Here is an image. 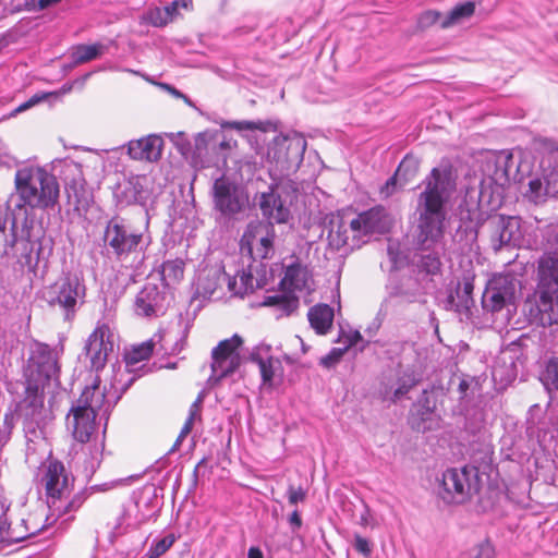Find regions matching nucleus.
<instances>
[{"instance_id": "obj_19", "label": "nucleus", "mask_w": 558, "mask_h": 558, "mask_svg": "<svg viewBox=\"0 0 558 558\" xmlns=\"http://www.w3.org/2000/svg\"><path fill=\"white\" fill-rule=\"evenodd\" d=\"M163 142L161 137L150 134L128 143V155L133 160L157 161L161 157Z\"/></svg>"}, {"instance_id": "obj_18", "label": "nucleus", "mask_w": 558, "mask_h": 558, "mask_svg": "<svg viewBox=\"0 0 558 558\" xmlns=\"http://www.w3.org/2000/svg\"><path fill=\"white\" fill-rule=\"evenodd\" d=\"M76 405L96 416L108 417L111 404L106 399L105 389H101L98 377L94 379L90 386L83 390L81 397L76 401Z\"/></svg>"}, {"instance_id": "obj_14", "label": "nucleus", "mask_w": 558, "mask_h": 558, "mask_svg": "<svg viewBox=\"0 0 558 558\" xmlns=\"http://www.w3.org/2000/svg\"><path fill=\"white\" fill-rule=\"evenodd\" d=\"M167 295L163 289L153 282H147L137 292L134 300V313L143 318H156L166 313Z\"/></svg>"}, {"instance_id": "obj_58", "label": "nucleus", "mask_w": 558, "mask_h": 558, "mask_svg": "<svg viewBox=\"0 0 558 558\" xmlns=\"http://www.w3.org/2000/svg\"><path fill=\"white\" fill-rule=\"evenodd\" d=\"M185 341H186V333L185 331L182 332V336L180 337V339H174V343L173 345L170 348L169 350V353L170 354H178L180 353L184 345H185Z\"/></svg>"}, {"instance_id": "obj_8", "label": "nucleus", "mask_w": 558, "mask_h": 558, "mask_svg": "<svg viewBox=\"0 0 558 558\" xmlns=\"http://www.w3.org/2000/svg\"><path fill=\"white\" fill-rule=\"evenodd\" d=\"M211 194L214 210L225 221L238 220L248 207L245 189L226 177L215 180Z\"/></svg>"}, {"instance_id": "obj_3", "label": "nucleus", "mask_w": 558, "mask_h": 558, "mask_svg": "<svg viewBox=\"0 0 558 558\" xmlns=\"http://www.w3.org/2000/svg\"><path fill=\"white\" fill-rule=\"evenodd\" d=\"M45 385L26 380L24 397L17 405L28 442H35L43 435L45 425L52 420L51 411L45 408Z\"/></svg>"}, {"instance_id": "obj_7", "label": "nucleus", "mask_w": 558, "mask_h": 558, "mask_svg": "<svg viewBox=\"0 0 558 558\" xmlns=\"http://www.w3.org/2000/svg\"><path fill=\"white\" fill-rule=\"evenodd\" d=\"M480 489L478 471L474 466L451 468L442 473L439 497L446 504L461 505Z\"/></svg>"}, {"instance_id": "obj_62", "label": "nucleus", "mask_w": 558, "mask_h": 558, "mask_svg": "<svg viewBox=\"0 0 558 558\" xmlns=\"http://www.w3.org/2000/svg\"><path fill=\"white\" fill-rule=\"evenodd\" d=\"M247 558H264V555L258 547H251L247 553Z\"/></svg>"}, {"instance_id": "obj_39", "label": "nucleus", "mask_w": 558, "mask_h": 558, "mask_svg": "<svg viewBox=\"0 0 558 558\" xmlns=\"http://www.w3.org/2000/svg\"><path fill=\"white\" fill-rule=\"evenodd\" d=\"M106 50V47L100 44L93 45H78L72 52L73 64H82L99 58Z\"/></svg>"}, {"instance_id": "obj_1", "label": "nucleus", "mask_w": 558, "mask_h": 558, "mask_svg": "<svg viewBox=\"0 0 558 558\" xmlns=\"http://www.w3.org/2000/svg\"><path fill=\"white\" fill-rule=\"evenodd\" d=\"M424 185L417 199L415 244L421 251L432 252L423 257L422 264L427 272L435 274L440 268L439 254L445 251L447 204L454 190V181L449 171L434 168Z\"/></svg>"}, {"instance_id": "obj_43", "label": "nucleus", "mask_w": 558, "mask_h": 558, "mask_svg": "<svg viewBox=\"0 0 558 558\" xmlns=\"http://www.w3.org/2000/svg\"><path fill=\"white\" fill-rule=\"evenodd\" d=\"M541 380L549 392L558 390V355L547 362Z\"/></svg>"}, {"instance_id": "obj_5", "label": "nucleus", "mask_w": 558, "mask_h": 558, "mask_svg": "<svg viewBox=\"0 0 558 558\" xmlns=\"http://www.w3.org/2000/svg\"><path fill=\"white\" fill-rule=\"evenodd\" d=\"M38 475L51 499V507L60 510L62 514H68L81 507L82 498L78 496L62 505V498L70 493L72 482L62 462L49 458L41 463Z\"/></svg>"}, {"instance_id": "obj_57", "label": "nucleus", "mask_w": 558, "mask_h": 558, "mask_svg": "<svg viewBox=\"0 0 558 558\" xmlns=\"http://www.w3.org/2000/svg\"><path fill=\"white\" fill-rule=\"evenodd\" d=\"M392 301H393V295L390 294L388 298H386L381 302L378 314H377L378 319L383 320L388 315L390 306L392 305Z\"/></svg>"}, {"instance_id": "obj_29", "label": "nucleus", "mask_w": 558, "mask_h": 558, "mask_svg": "<svg viewBox=\"0 0 558 558\" xmlns=\"http://www.w3.org/2000/svg\"><path fill=\"white\" fill-rule=\"evenodd\" d=\"M310 271L306 266L299 260H294L286 266L284 276L280 281V286L287 292L302 291L307 287Z\"/></svg>"}, {"instance_id": "obj_48", "label": "nucleus", "mask_w": 558, "mask_h": 558, "mask_svg": "<svg viewBox=\"0 0 558 558\" xmlns=\"http://www.w3.org/2000/svg\"><path fill=\"white\" fill-rule=\"evenodd\" d=\"M199 418H201V408H198L196 404H191L190 410H189V416L180 432L177 442H180L185 436H187L191 433L194 422Z\"/></svg>"}, {"instance_id": "obj_50", "label": "nucleus", "mask_w": 558, "mask_h": 558, "mask_svg": "<svg viewBox=\"0 0 558 558\" xmlns=\"http://www.w3.org/2000/svg\"><path fill=\"white\" fill-rule=\"evenodd\" d=\"M441 13L435 10L423 12L417 19V27L421 29L428 28L441 22Z\"/></svg>"}, {"instance_id": "obj_31", "label": "nucleus", "mask_w": 558, "mask_h": 558, "mask_svg": "<svg viewBox=\"0 0 558 558\" xmlns=\"http://www.w3.org/2000/svg\"><path fill=\"white\" fill-rule=\"evenodd\" d=\"M417 379L412 372H404L391 384H383L379 392L384 400L397 402L402 399L415 385Z\"/></svg>"}, {"instance_id": "obj_54", "label": "nucleus", "mask_w": 558, "mask_h": 558, "mask_svg": "<svg viewBox=\"0 0 558 558\" xmlns=\"http://www.w3.org/2000/svg\"><path fill=\"white\" fill-rule=\"evenodd\" d=\"M343 354V350L339 348H333L327 355L320 359V364L325 367H331L336 365Z\"/></svg>"}, {"instance_id": "obj_56", "label": "nucleus", "mask_w": 558, "mask_h": 558, "mask_svg": "<svg viewBox=\"0 0 558 558\" xmlns=\"http://www.w3.org/2000/svg\"><path fill=\"white\" fill-rule=\"evenodd\" d=\"M494 557H495V549L490 543L484 542L478 545L477 554H476L475 558H494Z\"/></svg>"}, {"instance_id": "obj_20", "label": "nucleus", "mask_w": 558, "mask_h": 558, "mask_svg": "<svg viewBox=\"0 0 558 558\" xmlns=\"http://www.w3.org/2000/svg\"><path fill=\"white\" fill-rule=\"evenodd\" d=\"M96 415L86 410L72 405L68 415V427L72 429L74 439L80 442H87L96 430Z\"/></svg>"}, {"instance_id": "obj_41", "label": "nucleus", "mask_w": 558, "mask_h": 558, "mask_svg": "<svg viewBox=\"0 0 558 558\" xmlns=\"http://www.w3.org/2000/svg\"><path fill=\"white\" fill-rule=\"evenodd\" d=\"M223 128L235 130L238 132L243 131H262V132H268L272 128H275L274 123L270 121H229L222 124Z\"/></svg>"}, {"instance_id": "obj_60", "label": "nucleus", "mask_w": 558, "mask_h": 558, "mask_svg": "<svg viewBox=\"0 0 558 558\" xmlns=\"http://www.w3.org/2000/svg\"><path fill=\"white\" fill-rule=\"evenodd\" d=\"M179 4H180V1H173V2L169 3L166 7H162L163 10L168 11V15H169L170 22H172L174 20V17L178 15V13H179V11H178Z\"/></svg>"}, {"instance_id": "obj_22", "label": "nucleus", "mask_w": 558, "mask_h": 558, "mask_svg": "<svg viewBox=\"0 0 558 558\" xmlns=\"http://www.w3.org/2000/svg\"><path fill=\"white\" fill-rule=\"evenodd\" d=\"M270 345L260 344L253 350L251 359L259 367L263 385L274 387L275 375L281 368V363L270 355Z\"/></svg>"}, {"instance_id": "obj_6", "label": "nucleus", "mask_w": 558, "mask_h": 558, "mask_svg": "<svg viewBox=\"0 0 558 558\" xmlns=\"http://www.w3.org/2000/svg\"><path fill=\"white\" fill-rule=\"evenodd\" d=\"M86 287L78 274H66L44 291V299L51 307H59L65 320H71L84 303Z\"/></svg>"}, {"instance_id": "obj_21", "label": "nucleus", "mask_w": 558, "mask_h": 558, "mask_svg": "<svg viewBox=\"0 0 558 558\" xmlns=\"http://www.w3.org/2000/svg\"><path fill=\"white\" fill-rule=\"evenodd\" d=\"M522 220L519 217L501 218L496 238H493L495 251L504 246H523Z\"/></svg>"}, {"instance_id": "obj_30", "label": "nucleus", "mask_w": 558, "mask_h": 558, "mask_svg": "<svg viewBox=\"0 0 558 558\" xmlns=\"http://www.w3.org/2000/svg\"><path fill=\"white\" fill-rule=\"evenodd\" d=\"M65 193L70 204L75 210H87L93 203V195L86 187L85 180L81 177H73L65 182Z\"/></svg>"}, {"instance_id": "obj_53", "label": "nucleus", "mask_w": 558, "mask_h": 558, "mask_svg": "<svg viewBox=\"0 0 558 558\" xmlns=\"http://www.w3.org/2000/svg\"><path fill=\"white\" fill-rule=\"evenodd\" d=\"M49 95L50 94H46V93L35 94L28 100L24 101L19 107H16L14 109V111H13V114L21 113V112H23V111L34 107L35 105H37V104L41 102L43 100H45Z\"/></svg>"}, {"instance_id": "obj_17", "label": "nucleus", "mask_w": 558, "mask_h": 558, "mask_svg": "<svg viewBox=\"0 0 558 558\" xmlns=\"http://www.w3.org/2000/svg\"><path fill=\"white\" fill-rule=\"evenodd\" d=\"M558 195V169L543 168L539 175H535L529 182V190L525 196L533 203L539 204L546 201L547 197Z\"/></svg>"}, {"instance_id": "obj_33", "label": "nucleus", "mask_w": 558, "mask_h": 558, "mask_svg": "<svg viewBox=\"0 0 558 558\" xmlns=\"http://www.w3.org/2000/svg\"><path fill=\"white\" fill-rule=\"evenodd\" d=\"M414 413L412 415L413 427L418 432L430 430L437 424L434 405L430 403L427 392L424 391L418 403L414 405Z\"/></svg>"}, {"instance_id": "obj_64", "label": "nucleus", "mask_w": 558, "mask_h": 558, "mask_svg": "<svg viewBox=\"0 0 558 558\" xmlns=\"http://www.w3.org/2000/svg\"><path fill=\"white\" fill-rule=\"evenodd\" d=\"M458 388L461 393V397H463L465 395L466 390L469 389L468 380H465V379L460 380Z\"/></svg>"}, {"instance_id": "obj_24", "label": "nucleus", "mask_w": 558, "mask_h": 558, "mask_svg": "<svg viewBox=\"0 0 558 558\" xmlns=\"http://www.w3.org/2000/svg\"><path fill=\"white\" fill-rule=\"evenodd\" d=\"M512 161V155L500 153L486 158L483 163V173L492 183L502 186L509 182V163Z\"/></svg>"}, {"instance_id": "obj_42", "label": "nucleus", "mask_w": 558, "mask_h": 558, "mask_svg": "<svg viewBox=\"0 0 558 558\" xmlns=\"http://www.w3.org/2000/svg\"><path fill=\"white\" fill-rule=\"evenodd\" d=\"M3 532H7L8 535H19V536H22L20 539H5L3 537V539H0V544H4V545H10V544H16V543H20L24 539H26L27 537H29L31 535H34L36 534L39 529L35 527V529H29L28 526H26V521L23 519L21 520V523L19 525H15V526H11V524H9L7 522V524L3 526Z\"/></svg>"}, {"instance_id": "obj_35", "label": "nucleus", "mask_w": 558, "mask_h": 558, "mask_svg": "<svg viewBox=\"0 0 558 558\" xmlns=\"http://www.w3.org/2000/svg\"><path fill=\"white\" fill-rule=\"evenodd\" d=\"M475 12V2L466 1L453 7L448 14L441 20L440 27L449 28L470 19Z\"/></svg>"}, {"instance_id": "obj_51", "label": "nucleus", "mask_w": 558, "mask_h": 558, "mask_svg": "<svg viewBox=\"0 0 558 558\" xmlns=\"http://www.w3.org/2000/svg\"><path fill=\"white\" fill-rule=\"evenodd\" d=\"M9 510V504L5 498L0 497V539H20L22 536H19L16 534L14 535H8L7 532H3V526L7 524V512Z\"/></svg>"}, {"instance_id": "obj_32", "label": "nucleus", "mask_w": 558, "mask_h": 558, "mask_svg": "<svg viewBox=\"0 0 558 558\" xmlns=\"http://www.w3.org/2000/svg\"><path fill=\"white\" fill-rule=\"evenodd\" d=\"M156 337L159 338V341L163 342L160 344L161 349L165 352L168 351V343L172 340L171 332H166L163 335L157 333L154 338L133 347V349L125 354V363L128 367L135 366L137 363L147 360L151 355L156 345Z\"/></svg>"}, {"instance_id": "obj_15", "label": "nucleus", "mask_w": 558, "mask_h": 558, "mask_svg": "<svg viewBox=\"0 0 558 558\" xmlns=\"http://www.w3.org/2000/svg\"><path fill=\"white\" fill-rule=\"evenodd\" d=\"M274 226L262 222H251L244 231L242 242L246 244L255 258H269L274 253Z\"/></svg>"}, {"instance_id": "obj_55", "label": "nucleus", "mask_w": 558, "mask_h": 558, "mask_svg": "<svg viewBox=\"0 0 558 558\" xmlns=\"http://www.w3.org/2000/svg\"><path fill=\"white\" fill-rule=\"evenodd\" d=\"M306 498V490L300 486L294 488L292 485L288 488V500L290 505H296L298 502H303Z\"/></svg>"}, {"instance_id": "obj_49", "label": "nucleus", "mask_w": 558, "mask_h": 558, "mask_svg": "<svg viewBox=\"0 0 558 558\" xmlns=\"http://www.w3.org/2000/svg\"><path fill=\"white\" fill-rule=\"evenodd\" d=\"M147 21L155 27H162L170 23L168 11L163 8H154L147 12Z\"/></svg>"}, {"instance_id": "obj_12", "label": "nucleus", "mask_w": 558, "mask_h": 558, "mask_svg": "<svg viewBox=\"0 0 558 558\" xmlns=\"http://www.w3.org/2000/svg\"><path fill=\"white\" fill-rule=\"evenodd\" d=\"M515 295L514 279L509 276H495L490 279L482 296L484 311L492 314L501 312L513 304Z\"/></svg>"}, {"instance_id": "obj_34", "label": "nucleus", "mask_w": 558, "mask_h": 558, "mask_svg": "<svg viewBox=\"0 0 558 558\" xmlns=\"http://www.w3.org/2000/svg\"><path fill=\"white\" fill-rule=\"evenodd\" d=\"M308 320L311 326L319 335L327 333L333 322V308L327 304H317L310 308Z\"/></svg>"}, {"instance_id": "obj_37", "label": "nucleus", "mask_w": 558, "mask_h": 558, "mask_svg": "<svg viewBox=\"0 0 558 558\" xmlns=\"http://www.w3.org/2000/svg\"><path fill=\"white\" fill-rule=\"evenodd\" d=\"M263 305L277 307L281 311L282 314L290 315L294 310H296L299 305V299L292 295L290 292L277 293L265 296Z\"/></svg>"}, {"instance_id": "obj_38", "label": "nucleus", "mask_w": 558, "mask_h": 558, "mask_svg": "<svg viewBox=\"0 0 558 558\" xmlns=\"http://www.w3.org/2000/svg\"><path fill=\"white\" fill-rule=\"evenodd\" d=\"M254 278L251 272L245 270L236 271L234 276L229 275L228 291L232 295L243 296L244 294L253 291Z\"/></svg>"}, {"instance_id": "obj_61", "label": "nucleus", "mask_w": 558, "mask_h": 558, "mask_svg": "<svg viewBox=\"0 0 558 558\" xmlns=\"http://www.w3.org/2000/svg\"><path fill=\"white\" fill-rule=\"evenodd\" d=\"M477 213V206H474V208H469L466 210V216H464L463 214V209H462V205H460V215H461V220H464V219H468V220H473V216Z\"/></svg>"}, {"instance_id": "obj_36", "label": "nucleus", "mask_w": 558, "mask_h": 558, "mask_svg": "<svg viewBox=\"0 0 558 558\" xmlns=\"http://www.w3.org/2000/svg\"><path fill=\"white\" fill-rule=\"evenodd\" d=\"M492 377L494 381L499 383L502 386H506L513 381L517 377L515 364L512 359H510L507 364L505 359L498 357L493 367H492Z\"/></svg>"}, {"instance_id": "obj_23", "label": "nucleus", "mask_w": 558, "mask_h": 558, "mask_svg": "<svg viewBox=\"0 0 558 558\" xmlns=\"http://www.w3.org/2000/svg\"><path fill=\"white\" fill-rule=\"evenodd\" d=\"M537 320L542 326L558 324V290L536 291Z\"/></svg>"}, {"instance_id": "obj_44", "label": "nucleus", "mask_w": 558, "mask_h": 558, "mask_svg": "<svg viewBox=\"0 0 558 558\" xmlns=\"http://www.w3.org/2000/svg\"><path fill=\"white\" fill-rule=\"evenodd\" d=\"M162 277L166 280L178 282L184 275V262L180 258L166 260L162 264Z\"/></svg>"}, {"instance_id": "obj_16", "label": "nucleus", "mask_w": 558, "mask_h": 558, "mask_svg": "<svg viewBox=\"0 0 558 558\" xmlns=\"http://www.w3.org/2000/svg\"><path fill=\"white\" fill-rule=\"evenodd\" d=\"M257 206L270 226L287 223L291 218L290 206L274 186L258 195Z\"/></svg>"}, {"instance_id": "obj_40", "label": "nucleus", "mask_w": 558, "mask_h": 558, "mask_svg": "<svg viewBox=\"0 0 558 558\" xmlns=\"http://www.w3.org/2000/svg\"><path fill=\"white\" fill-rule=\"evenodd\" d=\"M537 150L543 155L541 166L545 168V163L548 162L550 166L551 160L555 161V166L558 169V142L551 138L542 137L535 142Z\"/></svg>"}, {"instance_id": "obj_52", "label": "nucleus", "mask_w": 558, "mask_h": 558, "mask_svg": "<svg viewBox=\"0 0 558 558\" xmlns=\"http://www.w3.org/2000/svg\"><path fill=\"white\" fill-rule=\"evenodd\" d=\"M354 549L362 554L364 557H369L372 555V545L369 541L359 534L354 535Z\"/></svg>"}, {"instance_id": "obj_25", "label": "nucleus", "mask_w": 558, "mask_h": 558, "mask_svg": "<svg viewBox=\"0 0 558 558\" xmlns=\"http://www.w3.org/2000/svg\"><path fill=\"white\" fill-rule=\"evenodd\" d=\"M536 291L558 290V255L545 253L538 259Z\"/></svg>"}, {"instance_id": "obj_46", "label": "nucleus", "mask_w": 558, "mask_h": 558, "mask_svg": "<svg viewBox=\"0 0 558 558\" xmlns=\"http://www.w3.org/2000/svg\"><path fill=\"white\" fill-rule=\"evenodd\" d=\"M177 537L174 534H168L165 537L154 541L147 551V558H158L169 550L174 544Z\"/></svg>"}, {"instance_id": "obj_10", "label": "nucleus", "mask_w": 558, "mask_h": 558, "mask_svg": "<svg viewBox=\"0 0 558 558\" xmlns=\"http://www.w3.org/2000/svg\"><path fill=\"white\" fill-rule=\"evenodd\" d=\"M391 219L386 209L381 206H375L350 219V231L353 234L354 246L367 242L373 234H384L389 231Z\"/></svg>"}, {"instance_id": "obj_9", "label": "nucleus", "mask_w": 558, "mask_h": 558, "mask_svg": "<svg viewBox=\"0 0 558 558\" xmlns=\"http://www.w3.org/2000/svg\"><path fill=\"white\" fill-rule=\"evenodd\" d=\"M243 339L239 335H233L218 343L211 351V375L209 381L217 384L223 378L233 374L241 364L240 348Z\"/></svg>"}, {"instance_id": "obj_4", "label": "nucleus", "mask_w": 558, "mask_h": 558, "mask_svg": "<svg viewBox=\"0 0 558 558\" xmlns=\"http://www.w3.org/2000/svg\"><path fill=\"white\" fill-rule=\"evenodd\" d=\"M63 344L50 347L47 343L34 340L29 345V356L25 367V380L41 384L53 381L60 385L61 366L59 360L63 354Z\"/></svg>"}, {"instance_id": "obj_2", "label": "nucleus", "mask_w": 558, "mask_h": 558, "mask_svg": "<svg viewBox=\"0 0 558 558\" xmlns=\"http://www.w3.org/2000/svg\"><path fill=\"white\" fill-rule=\"evenodd\" d=\"M104 246L109 256L120 263H126L131 256L142 262L150 244V236L133 228L124 219L111 218L104 231Z\"/></svg>"}, {"instance_id": "obj_59", "label": "nucleus", "mask_w": 558, "mask_h": 558, "mask_svg": "<svg viewBox=\"0 0 558 558\" xmlns=\"http://www.w3.org/2000/svg\"><path fill=\"white\" fill-rule=\"evenodd\" d=\"M289 523L293 531L299 530L302 526V519L298 510H294L289 517Z\"/></svg>"}, {"instance_id": "obj_45", "label": "nucleus", "mask_w": 558, "mask_h": 558, "mask_svg": "<svg viewBox=\"0 0 558 558\" xmlns=\"http://www.w3.org/2000/svg\"><path fill=\"white\" fill-rule=\"evenodd\" d=\"M16 417L14 412L8 411L0 421V451L11 439L12 430L15 426Z\"/></svg>"}, {"instance_id": "obj_13", "label": "nucleus", "mask_w": 558, "mask_h": 558, "mask_svg": "<svg viewBox=\"0 0 558 558\" xmlns=\"http://www.w3.org/2000/svg\"><path fill=\"white\" fill-rule=\"evenodd\" d=\"M85 353L89 360L90 368L95 372L101 371L108 361V356L113 352V333L106 324L99 325L89 335Z\"/></svg>"}, {"instance_id": "obj_27", "label": "nucleus", "mask_w": 558, "mask_h": 558, "mask_svg": "<svg viewBox=\"0 0 558 558\" xmlns=\"http://www.w3.org/2000/svg\"><path fill=\"white\" fill-rule=\"evenodd\" d=\"M146 182L147 179L145 177H133L129 179L118 195L119 203L124 206L132 204L145 205L149 198Z\"/></svg>"}, {"instance_id": "obj_28", "label": "nucleus", "mask_w": 558, "mask_h": 558, "mask_svg": "<svg viewBox=\"0 0 558 558\" xmlns=\"http://www.w3.org/2000/svg\"><path fill=\"white\" fill-rule=\"evenodd\" d=\"M328 242L329 245L335 250H341L343 247L354 250L359 247L352 245L353 234L350 231V219L337 216L330 220Z\"/></svg>"}, {"instance_id": "obj_11", "label": "nucleus", "mask_w": 558, "mask_h": 558, "mask_svg": "<svg viewBox=\"0 0 558 558\" xmlns=\"http://www.w3.org/2000/svg\"><path fill=\"white\" fill-rule=\"evenodd\" d=\"M305 149L306 141L299 133L280 134L272 140L268 148V158H271L281 170H289L302 161Z\"/></svg>"}, {"instance_id": "obj_47", "label": "nucleus", "mask_w": 558, "mask_h": 558, "mask_svg": "<svg viewBox=\"0 0 558 558\" xmlns=\"http://www.w3.org/2000/svg\"><path fill=\"white\" fill-rule=\"evenodd\" d=\"M412 162H413V160H412V159H409V158H404V159L400 162V165H399V167H398V169H397V171H396L395 175H393V177H391V178H389V179L387 180L386 184L381 187L380 193H381L385 197H388V196H390V195H392V194H393V192H395V190H396V184H397L398 177H400L403 172H405V171H407V168H408V167L410 166V163H412Z\"/></svg>"}, {"instance_id": "obj_63", "label": "nucleus", "mask_w": 558, "mask_h": 558, "mask_svg": "<svg viewBox=\"0 0 558 558\" xmlns=\"http://www.w3.org/2000/svg\"><path fill=\"white\" fill-rule=\"evenodd\" d=\"M61 0H38V5L40 9H45V8H48L52 4H56L58 2H60Z\"/></svg>"}, {"instance_id": "obj_26", "label": "nucleus", "mask_w": 558, "mask_h": 558, "mask_svg": "<svg viewBox=\"0 0 558 558\" xmlns=\"http://www.w3.org/2000/svg\"><path fill=\"white\" fill-rule=\"evenodd\" d=\"M229 274L223 266L214 265L205 268L198 277V290L205 296H211L223 284L228 287Z\"/></svg>"}]
</instances>
